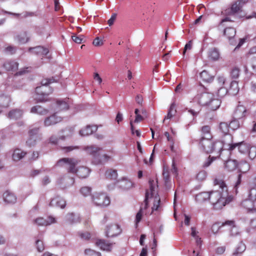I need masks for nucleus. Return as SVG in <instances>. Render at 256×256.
<instances>
[{
  "label": "nucleus",
  "instance_id": "obj_30",
  "mask_svg": "<svg viewBox=\"0 0 256 256\" xmlns=\"http://www.w3.org/2000/svg\"><path fill=\"white\" fill-rule=\"evenodd\" d=\"M31 112L40 115H46L48 113V110L44 108L42 106L37 105L32 108Z\"/></svg>",
  "mask_w": 256,
  "mask_h": 256
},
{
  "label": "nucleus",
  "instance_id": "obj_12",
  "mask_svg": "<svg viewBox=\"0 0 256 256\" xmlns=\"http://www.w3.org/2000/svg\"><path fill=\"white\" fill-rule=\"evenodd\" d=\"M122 232L120 227L116 224H112L106 227V234L108 237H114L120 234Z\"/></svg>",
  "mask_w": 256,
  "mask_h": 256
},
{
  "label": "nucleus",
  "instance_id": "obj_1",
  "mask_svg": "<svg viewBox=\"0 0 256 256\" xmlns=\"http://www.w3.org/2000/svg\"><path fill=\"white\" fill-rule=\"evenodd\" d=\"M214 184L215 186H218L220 190L209 192V200L215 209H221L232 202L233 198L228 195L227 186L223 180L216 178Z\"/></svg>",
  "mask_w": 256,
  "mask_h": 256
},
{
  "label": "nucleus",
  "instance_id": "obj_18",
  "mask_svg": "<svg viewBox=\"0 0 256 256\" xmlns=\"http://www.w3.org/2000/svg\"><path fill=\"white\" fill-rule=\"evenodd\" d=\"M66 205V202L65 200L60 196H56L52 198L50 203V206L58 207L62 208H64Z\"/></svg>",
  "mask_w": 256,
  "mask_h": 256
},
{
  "label": "nucleus",
  "instance_id": "obj_63",
  "mask_svg": "<svg viewBox=\"0 0 256 256\" xmlns=\"http://www.w3.org/2000/svg\"><path fill=\"white\" fill-rule=\"evenodd\" d=\"M93 44L95 46H100L103 44V42L99 38H96L94 40Z\"/></svg>",
  "mask_w": 256,
  "mask_h": 256
},
{
  "label": "nucleus",
  "instance_id": "obj_44",
  "mask_svg": "<svg viewBox=\"0 0 256 256\" xmlns=\"http://www.w3.org/2000/svg\"><path fill=\"white\" fill-rule=\"evenodd\" d=\"M196 106L194 108H190L188 112L190 113L193 116H196L198 114L200 110V106L198 104H195Z\"/></svg>",
  "mask_w": 256,
  "mask_h": 256
},
{
  "label": "nucleus",
  "instance_id": "obj_13",
  "mask_svg": "<svg viewBox=\"0 0 256 256\" xmlns=\"http://www.w3.org/2000/svg\"><path fill=\"white\" fill-rule=\"evenodd\" d=\"M214 94L210 92H203L199 95L198 96V104L204 106H206L208 104L210 103L212 97H214Z\"/></svg>",
  "mask_w": 256,
  "mask_h": 256
},
{
  "label": "nucleus",
  "instance_id": "obj_35",
  "mask_svg": "<svg viewBox=\"0 0 256 256\" xmlns=\"http://www.w3.org/2000/svg\"><path fill=\"white\" fill-rule=\"evenodd\" d=\"M15 40L20 44H24L28 42L29 38L27 36L26 32H24L17 35L15 37Z\"/></svg>",
  "mask_w": 256,
  "mask_h": 256
},
{
  "label": "nucleus",
  "instance_id": "obj_43",
  "mask_svg": "<svg viewBox=\"0 0 256 256\" xmlns=\"http://www.w3.org/2000/svg\"><path fill=\"white\" fill-rule=\"evenodd\" d=\"M248 152V156L250 159L252 160L256 158V146H250Z\"/></svg>",
  "mask_w": 256,
  "mask_h": 256
},
{
  "label": "nucleus",
  "instance_id": "obj_11",
  "mask_svg": "<svg viewBox=\"0 0 256 256\" xmlns=\"http://www.w3.org/2000/svg\"><path fill=\"white\" fill-rule=\"evenodd\" d=\"M234 221L233 220H228L224 222H217L214 224L212 226V230L214 234H216L219 230L224 226H230V228H234L236 230L234 233L232 232V234H235L237 232L236 229L234 226Z\"/></svg>",
  "mask_w": 256,
  "mask_h": 256
},
{
  "label": "nucleus",
  "instance_id": "obj_3",
  "mask_svg": "<svg viewBox=\"0 0 256 256\" xmlns=\"http://www.w3.org/2000/svg\"><path fill=\"white\" fill-rule=\"evenodd\" d=\"M79 162L80 160L74 158H62L58 161L56 165L59 166H63L64 164H68L69 166L68 169V172L76 174L80 178H86L88 176L90 170L85 166H80L78 168H76V166Z\"/></svg>",
  "mask_w": 256,
  "mask_h": 256
},
{
  "label": "nucleus",
  "instance_id": "obj_61",
  "mask_svg": "<svg viewBox=\"0 0 256 256\" xmlns=\"http://www.w3.org/2000/svg\"><path fill=\"white\" fill-rule=\"evenodd\" d=\"M84 253L86 255L88 256H92L94 254H97L98 255V256H100V254L99 252H96L93 250H92L90 249H86L85 250Z\"/></svg>",
  "mask_w": 256,
  "mask_h": 256
},
{
  "label": "nucleus",
  "instance_id": "obj_39",
  "mask_svg": "<svg viewBox=\"0 0 256 256\" xmlns=\"http://www.w3.org/2000/svg\"><path fill=\"white\" fill-rule=\"evenodd\" d=\"M246 248L245 244L241 242L237 246L234 252L233 253L234 255H237L240 254L242 253Z\"/></svg>",
  "mask_w": 256,
  "mask_h": 256
},
{
  "label": "nucleus",
  "instance_id": "obj_55",
  "mask_svg": "<svg viewBox=\"0 0 256 256\" xmlns=\"http://www.w3.org/2000/svg\"><path fill=\"white\" fill-rule=\"evenodd\" d=\"M135 100L137 104H138L140 107H142L143 106V97L140 94H138L135 98Z\"/></svg>",
  "mask_w": 256,
  "mask_h": 256
},
{
  "label": "nucleus",
  "instance_id": "obj_34",
  "mask_svg": "<svg viewBox=\"0 0 256 256\" xmlns=\"http://www.w3.org/2000/svg\"><path fill=\"white\" fill-rule=\"evenodd\" d=\"M238 168L241 172L245 173L250 170V166L246 161H241L238 164Z\"/></svg>",
  "mask_w": 256,
  "mask_h": 256
},
{
  "label": "nucleus",
  "instance_id": "obj_51",
  "mask_svg": "<svg viewBox=\"0 0 256 256\" xmlns=\"http://www.w3.org/2000/svg\"><path fill=\"white\" fill-rule=\"evenodd\" d=\"M16 48L15 46H8L5 48L4 50L6 52L12 54L16 52Z\"/></svg>",
  "mask_w": 256,
  "mask_h": 256
},
{
  "label": "nucleus",
  "instance_id": "obj_50",
  "mask_svg": "<svg viewBox=\"0 0 256 256\" xmlns=\"http://www.w3.org/2000/svg\"><path fill=\"white\" fill-rule=\"evenodd\" d=\"M162 176L166 184L170 182L169 172L168 169H164Z\"/></svg>",
  "mask_w": 256,
  "mask_h": 256
},
{
  "label": "nucleus",
  "instance_id": "obj_8",
  "mask_svg": "<svg viewBox=\"0 0 256 256\" xmlns=\"http://www.w3.org/2000/svg\"><path fill=\"white\" fill-rule=\"evenodd\" d=\"M92 200L97 206H106L110 204V198L105 193H96L92 196Z\"/></svg>",
  "mask_w": 256,
  "mask_h": 256
},
{
  "label": "nucleus",
  "instance_id": "obj_38",
  "mask_svg": "<svg viewBox=\"0 0 256 256\" xmlns=\"http://www.w3.org/2000/svg\"><path fill=\"white\" fill-rule=\"evenodd\" d=\"M250 145L246 143L242 142H239L238 145V149L240 152L245 154L248 152L250 148Z\"/></svg>",
  "mask_w": 256,
  "mask_h": 256
},
{
  "label": "nucleus",
  "instance_id": "obj_25",
  "mask_svg": "<svg viewBox=\"0 0 256 256\" xmlns=\"http://www.w3.org/2000/svg\"><path fill=\"white\" fill-rule=\"evenodd\" d=\"M221 102L218 98L212 97V100H210V103L206 105L208 108L212 110H216L220 106Z\"/></svg>",
  "mask_w": 256,
  "mask_h": 256
},
{
  "label": "nucleus",
  "instance_id": "obj_53",
  "mask_svg": "<svg viewBox=\"0 0 256 256\" xmlns=\"http://www.w3.org/2000/svg\"><path fill=\"white\" fill-rule=\"evenodd\" d=\"M155 200L154 203V206L152 208V212L154 210H158L159 207L160 203V198L156 196H155Z\"/></svg>",
  "mask_w": 256,
  "mask_h": 256
},
{
  "label": "nucleus",
  "instance_id": "obj_42",
  "mask_svg": "<svg viewBox=\"0 0 256 256\" xmlns=\"http://www.w3.org/2000/svg\"><path fill=\"white\" fill-rule=\"evenodd\" d=\"M9 98L2 96H0V106L2 107H7L8 106V104L10 102Z\"/></svg>",
  "mask_w": 256,
  "mask_h": 256
},
{
  "label": "nucleus",
  "instance_id": "obj_31",
  "mask_svg": "<svg viewBox=\"0 0 256 256\" xmlns=\"http://www.w3.org/2000/svg\"><path fill=\"white\" fill-rule=\"evenodd\" d=\"M22 112L19 109H14L10 111L8 114V118L12 120H17L22 117Z\"/></svg>",
  "mask_w": 256,
  "mask_h": 256
},
{
  "label": "nucleus",
  "instance_id": "obj_24",
  "mask_svg": "<svg viewBox=\"0 0 256 256\" xmlns=\"http://www.w3.org/2000/svg\"><path fill=\"white\" fill-rule=\"evenodd\" d=\"M238 163L236 160H228L224 163V168L228 172L234 170L238 168Z\"/></svg>",
  "mask_w": 256,
  "mask_h": 256
},
{
  "label": "nucleus",
  "instance_id": "obj_48",
  "mask_svg": "<svg viewBox=\"0 0 256 256\" xmlns=\"http://www.w3.org/2000/svg\"><path fill=\"white\" fill-rule=\"evenodd\" d=\"M36 244L38 252H42L44 250V246L42 241L37 240L36 242Z\"/></svg>",
  "mask_w": 256,
  "mask_h": 256
},
{
  "label": "nucleus",
  "instance_id": "obj_16",
  "mask_svg": "<svg viewBox=\"0 0 256 256\" xmlns=\"http://www.w3.org/2000/svg\"><path fill=\"white\" fill-rule=\"evenodd\" d=\"M3 200L8 204H13L16 202V196L12 192L6 190L3 194Z\"/></svg>",
  "mask_w": 256,
  "mask_h": 256
},
{
  "label": "nucleus",
  "instance_id": "obj_2",
  "mask_svg": "<svg viewBox=\"0 0 256 256\" xmlns=\"http://www.w3.org/2000/svg\"><path fill=\"white\" fill-rule=\"evenodd\" d=\"M224 146V142L220 140L212 141V139H210L202 142V144L200 146L205 152L207 154L214 153L216 155L215 156H210L204 162L202 165L204 168H207L210 166L213 161L220 156Z\"/></svg>",
  "mask_w": 256,
  "mask_h": 256
},
{
  "label": "nucleus",
  "instance_id": "obj_9",
  "mask_svg": "<svg viewBox=\"0 0 256 256\" xmlns=\"http://www.w3.org/2000/svg\"><path fill=\"white\" fill-rule=\"evenodd\" d=\"M39 128H34L29 130L28 138L26 141L27 146L30 147L34 146L36 144L37 140L40 139L38 135Z\"/></svg>",
  "mask_w": 256,
  "mask_h": 256
},
{
  "label": "nucleus",
  "instance_id": "obj_60",
  "mask_svg": "<svg viewBox=\"0 0 256 256\" xmlns=\"http://www.w3.org/2000/svg\"><path fill=\"white\" fill-rule=\"evenodd\" d=\"M242 182V175L241 174H239L237 176L236 181V182L234 184V188L236 190L239 186L240 184Z\"/></svg>",
  "mask_w": 256,
  "mask_h": 256
},
{
  "label": "nucleus",
  "instance_id": "obj_17",
  "mask_svg": "<svg viewBox=\"0 0 256 256\" xmlns=\"http://www.w3.org/2000/svg\"><path fill=\"white\" fill-rule=\"evenodd\" d=\"M248 114V112L245 106L242 105H238L236 108L234 115L236 118L240 119L246 117Z\"/></svg>",
  "mask_w": 256,
  "mask_h": 256
},
{
  "label": "nucleus",
  "instance_id": "obj_41",
  "mask_svg": "<svg viewBox=\"0 0 256 256\" xmlns=\"http://www.w3.org/2000/svg\"><path fill=\"white\" fill-rule=\"evenodd\" d=\"M207 177V172L204 170H200L196 176V179L200 182L204 180Z\"/></svg>",
  "mask_w": 256,
  "mask_h": 256
},
{
  "label": "nucleus",
  "instance_id": "obj_52",
  "mask_svg": "<svg viewBox=\"0 0 256 256\" xmlns=\"http://www.w3.org/2000/svg\"><path fill=\"white\" fill-rule=\"evenodd\" d=\"M79 236L82 240H88L90 238V234L88 232H79Z\"/></svg>",
  "mask_w": 256,
  "mask_h": 256
},
{
  "label": "nucleus",
  "instance_id": "obj_59",
  "mask_svg": "<svg viewBox=\"0 0 256 256\" xmlns=\"http://www.w3.org/2000/svg\"><path fill=\"white\" fill-rule=\"evenodd\" d=\"M192 40H190L185 45L184 52H183V54L184 55L186 50H191L192 48Z\"/></svg>",
  "mask_w": 256,
  "mask_h": 256
},
{
  "label": "nucleus",
  "instance_id": "obj_36",
  "mask_svg": "<svg viewBox=\"0 0 256 256\" xmlns=\"http://www.w3.org/2000/svg\"><path fill=\"white\" fill-rule=\"evenodd\" d=\"M208 57L214 60H218L220 57L218 50L216 48H212L209 52Z\"/></svg>",
  "mask_w": 256,
  "mask_h": 256
},
{
  "label": "nucleus",
  "instance_id": "obj_4",
  "mask_svg": "<svg viewBox=\"0 0 256 256\" xmlns=\"http://www.w3.org/2000/svg\"><path fill=\"white\" fill-rule=\"evenodd\" d=\"M83 150L92 156V162L96 165L104 164L109 160H112V156L108 155L107 154H104L100 155V151L102 150V148L96 146L94 145L84 146Z\"/></svg>",
  "mask_w": 256,
  "mask_h": 256
},
{
  "label": "nucleus",
  "instance_id": "obj_33",
  "mask_svg": "<svg viewBox=\"0 0 256 256\" xmlns=\"http://www.w3.org/2000/svg\"><path fill=\"white\" fill-rule=\"evenodd\" d=\"M29 50H34V52L42 56H46L48 52V48H44L41 46H36L34 48H30Z\"/></svg>",
  "mask_w": 256,
  "mask_h": 256
},
{
  "label": "nucleus",
  "instance_id": "obj_32",
  "mask_svg": "<svg viewBox=\"0 0 256 256\" xmlns=\"http://www.w3.org/2000/svg\"><path fill=\"white\" fill-rule=\"evenodd\" d=\"M239 90L238 82L236 80L232 81L228 89L229 92L232 95H236L239 92Z\"/></svg>",
  "mask_w": 256,
  "mask_h": 256
},
{
  "label": "nucleus",
  "instance_id": "obj_37",
  "mask_svg": "<svg viewBox=\"0 0 256 256\" xmlns=\"http://www.w3.org/2000/svg\"><path fill=\"white\" fill-rule=\"evenodd\" d=\"M242 6L240 4V2H236L233 4L230 8V12L228 13L230 14H234L238 12L241 9Z\"/></svg>",
  "mask_w": 256,
  "mask_h": 256
},
{
  "label": "nucleus",
  "instance_id": "obj_27",
  "mask_svg": "<svg viewBox=\"0 0 256 256\" xmlns=\"http://www.w3.org/2000/svg\"><path fill=\"white\" fill-rule=\"evenodd\" d=\"M200 77L204 82H211L214 79V76L206 70H204L200 73Z\"/></svg>",
  "mask_w": 256,
  "mask_h": 256
},
{
  "label": "nucleus",
  "instance_id": "obj_26",
  "mask_svg": "<svg viewBox=\"0 0 256 256\" xmlns=\"http://www.w3.org/2000/svg\"><path fill=\"white\" fill-rule=\"evenodd\" d=\"M26 154V152L22 151L20 149L16 148L14 150L12 158L14 161H18L22 159Z\"/></svg>",
  "mask_w": 256,
  "mask_h": 256
},
{
  "label": "nucleus",
  "instance_id": "obj_57",
  "mask_svg": "<svg viewBox=\"0 0 256 256\" xmlns=\"http://www.w3.org/2000/svg\"><path fill=\"white\" fill-rule=\"evenodd\" d=\"M65 152H69L74 150L78 149V146H66L62 148Z\"/></svg>",
  "mask_w": 256,
  "mask_h": 256
},
{
  "label": "nucleus",
  "instance_id": "obj_58",
  "mask_svg": "<svg viewBox=\"0 0 256 256\" xmlns=\"http://www.w3.org/2000/svg\"><path fill=\"white\" fill-rule=\"evenodd\" d=\"M72 40L77 44H81L83 40L82 36H77L76 35H74L72 36Z\"/></svg>",
  "mask_w": 256,
  "mask_h": 256
},
{
  "label": "nucleus",
  "instance_id": "obj_20",
  "mask_svg": "<svg viewBox=\"0 0 256 256\" xmlns=\"http://www.w3.org/2000/svg\"><path fill=\"white\" fill-rule=\"evenodd\" d=\"M98 127L96 125H88L80 130V134L82 136H88L96 132Z\"/></svg>",
  "mask_w": 256,
  "mask_h": 256
},
{
  "label": "nucleus",
  "instance_id": "obj_21",
  "mask_svg": "<svg viewBox=\"0 0 256 256\" xmlns=\"http://www.w3.org/2000/svg\"><path fill=\"white\" fill-rule=\"evenodd\" d=\"M62 120V118L60 116H57L55 114L46 118L44 121V124L46 126H50L61 122Z\"/></svg>",
  "mask_w": 256,
  "mask_h": 256
},
{
  "label": "nucleus",
  "instance_id": "obj_23",
  "mask_svg": "<svg viewBox=\"0 0 256 256\" xmlns=\"http://www.w3.org/2000/svg\"><path fill=\"white\" fill-rule=\"evenodd\" d=\"M97 246L104 250L110 251L112 249V244L109 243L104 240H98L96 242Z\"/></svg>",
  "mask_w": 256,
  "mask_h": 256
},
{
  "label": "nucleus",
  "instance_id": "obj_10",
  "mask_svg": "<svg viewBox=\"0 0 256 256\" xmlns=\"http://www.w3.org/2000/svg\"><path fill=\"white\" fill-rule=\"evenodd\" d=\"M212 138L210 127L209 126H202L200 128V138L198 139L199 146L202 144L203 141L212 139Z\"/></svg>",
  "mask_w": 256,
  "mask_h": 256
},
{
  "label": "nucleus",
  "instance_id": "obj_19",
  "mask_svg": "<svg viewBox=\"0 0 256 256\" xmlns=\"http://www.w3.org/2000/svg\"><path fill=\"white\" fill-rule=\"evenodd\" d=\"M3 66L7 71L14 72L18 70V63L15 60H7L4 64Z\"/></svg>",
  "mask_w": 256,
  "mask_h": 256
},
{
  "label": "nucleus",
  "instance_id": "obj_29",
  "mask_svg": "<svg viewBox=\"0 0 256 256\" xmlns=\"http://www.w3.org/2000/svg\"><path fill=\"white\" fill-rule=\"evenodd\" d=\"M209 192H202L196 196V200L199 203H202L208 200H209Z\"/></svg>",
  "mask_w": 256,
  "mask_h": 256
},
{
  "label": "nucleus",
  "instance_id": "obj_40",
  "mask_svg": "<svg viewBox=\"0 0 256 256\" xmlns=\"http://www.w3.org/2000/svg\"><path fill=\"white\" fill-rule=\"evenodd\" d=\"M117 175L116 170L112 169L107 170L105 173L106 178L110 180L116 179Z\"/></svg>",
  "mask_w": 256,
  "mask_h": 256
},
{
  "label": "nucleus",
  "instance_id": "obj_22",
  "mask_svg": "<svg viewBox=\"0 0 256 256\" xmlns=\"http://www.w3.org/2000/svg\"><path fill=\"white\" fill-rule=\"evenodd\" d=\"M66 222L68 224H74L80 222V218L78 214L72 212L68 213L65 217Z\"/></svg>",
  "mask_w": 256,
  "mask_h": 256
},
{
  "label": "nucleus",
  "instance_id": "obj_7",
  "mask_svg": "<svg viewBox=\"0 0 256 256\" xmlns=\"http://www.w3.org/2000/svg\"><path fill=\"white\" fill-rule=\"evenodd\" d=\"M249 200H245L242 202V204L248 210V212L256 214V208H255L254 201L256 200V189L252 188L250 190L248 194Z\"/></svg>",
  "mask_w": 256,
  "mask_h": 256
},
{
  "label": "nucleus",
  "instance_id": "obj_64",
  "mask_svg": "<svg viewBox=\"0 0 256 256\" xmlns=\"http://www.w3.org/2000/svg\"><path fill=\"white\" fill-rule=\"evenodd\" d=\"M226 250V246H221L218 247L216 250V252L217 254H222L224 253Z\"/></svg>",
  "mask_w": 256,
  "mask_h": 256
},
{
  "label": "nucleus",
  "instance_id": "obj_47",
  "mask_svg": "<svg viewBox=\"0 0 256 256\" xmlns=\"http://www.w3.org/2000/svg\"><path fill=\"white\" fill-rule=\"evenodd\" d=\"M56 104L60 107V110H68V105L67 102L63 100H57Z\"/></svg>",
  "mask_w": 256,
  "mask_h": 256
},
{
  "label": "nucleus",
  "instance_id": "obj_14",
  "mask_svg": "<svg viewBox=\"0 0 256 256\" xmlns=\"http://www.w3.org/2000/svg\"><path fill=\"white\" fill-rule=\"evenodd\" d=\"M56 222L55 218L50 216L48 217L47 219H44L42 217H38L34 220L33 223L38 226H47Z\"/></svg>",
  "mask_w": 256,
  "mask_h": 256
},
{
  "label": "nucleus",
  "instance_id": "obj_62",
  "mask_svg": "<svg viewBox=\"0 0 256 256\" xmlns=\"http://www.w3.org/2000/svg\"><path fill=\"white\" fill-rule=\"evenodd\" d=\"M116 15L115 14L112 15L108 21V24L110 26H111L114 24V21L116 20Z\"/></svg>",
  "mask_w": 256,
  "mask_h": 256
},
{
  "label": "nucleus",
  "instance_id": "obj_15",
  "mask_svg": "<svg viewBox=\"0 0 256 256\" xmlns=\"http://www.w3.org/2000/svg\"><path fill=\"white\" fill-rule=\"evenodd\" d=\"M235 124H237V122L236 121H232L230 124L226 122H221L219 124V130L224 135H228L230 139H232V136L228 134L230 128H231L234 130V128H232L231 126Z\"/></svg>",
  "mask_w": 256,
  "mask_h": 256
},
{
  "label": "nucleus",
  "instance_id": "obj_5",
  "mask_svg": "<svg viewBox=\"0 0 256 256\" xmlns=\"http://www.w3.org/2000/svg\"><path fill=\"white\" fill-rule=\"evenodd\" d=\"M54 82V79L52 78H44L41 82L42 85L36 88L35 99L40 102L48 100V96L52 92L53 90L48 86L49 84Z\"/></svg>",
  "mask_w": 256,
  "mask_h": 256
},
{
  "label": "nucleus",
  "instance_id": "obj_28",
  "mask_svg": "<svg viewBox=\"0 0 256 256\" xmlns=\"http://www.w3.org/2000/svg\"><path fill=\"white\" fill-rule=\"evenodd\" d=\"M236 34V30L234 28L228 27L224 30V35L230 40L233 38Z\"/></svg>",
  "mask_w": 256,
  "mask_h": 256
},
{
  "label": "nucleus",
  "instance_id": "obj_54",
  "mask_svg": "<svg viewBox=\"0 0 256 256\" xmlns=\"http://www.w3.org/2000/svg\"><path fill=\"white\" fill-rule=\"evenodd\" d=\"M31 68L30 67H27L24 68L20 69L16 74V76H22L25 74L28 73L30 72V70Z\"/></svg>",
  "mask_w": 256,
  "mask_h": 256
},
{
  "label": "nucleus",
  "instance_id": "obj_56",
  "mask_svg": "<svg viewBox=\"0 0 256 256\" xmlns=\"http://www.w3.org/2000/svg\"><path fill=\"white\" fill-rule=\"evenodd\" d=\"M234 226L236 228V230H237V232L236 234H232V232L233 233H234V232H236V230L234 228L232 227L230 228V226H228V230H230V236H236L238 234H240V232H239V230H238V228L236 226V224H234Z\"/></svg>",
  "mask_w": 256,
  "mask_h": 256
},
{
  "label": "nucleus",
  "instance_id": "obj_49",
  "mask_svg": "<svg viewBox=\"0 0 256 256\" xmlns=\"http://www.w3.org/2000/svg\"><path fill=\"white\" fill-rule=\"evenodd\" d=\"M80 191L82 194L86 196L90 194L91 188L88 186H84L81 188Z\"/></svg>",
  "mask_w": 256,
  "mask_h": 256
},
{
  "label": "nucleus",
  "instance_id": "obj_45",
  "mask_svg": "<svg viewBox=\"0 0 256 256\" xmlns=\"http://www.w3.org/2000/svg\"><path fill=\"white\" fill-rule=\"evenodd\" d=\"M240 70L239 68L234 67L230 72V76L232 78H238L240 76Z\"/></svg>",
  "mask_w": 256,
  "mask_h": 256
},
{
  "label": "nucleus",
  "instance_id": "obj_46",
  "mask_svg": "<svg viewBox=\"0 0 256 256\" xmlns=\"http://www.w3.org/2000/svg\"><path fill=\"white\" fill-rule=\"evenodd\" d=\"M174 111L176 112V110H174V104H172L170 108L169 109L168 112L167 114V115L165 116L163 122H164L166 119H170L172 116L173 114H172V112Z\"/></svg>",
  "mask_w": 256,
  "mask_h": 256
},
{
  "label": "nucleus",
  "instance_id": "obj_6",
  "mask_svg": "<svg viewBox=\"0 0 256 256\" xmlns=\"http://www.w3.org/2000/svg\"><path fill=\"white\" fill-rule=\"evenodd\" d=\"M154 180H149L150 190L146 192L144 206H142L140 208L136 216L135 224L136 227L138 226V224L142 220V210L146 209L148 206V198L149 196H154L155 195L157 194V192L156 190V188L154 186Z\"/></svg>",
  "mask_w": 256,
  "mask_h": 256
}]
</instances>
